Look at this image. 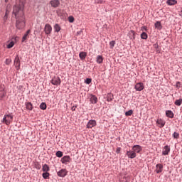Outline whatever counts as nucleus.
<instances>
[{
	"label": "nucleus",
	"mask_w": 182,
	"mask_h": 182,
	"mask_svg": "<svg viewBox=\"0 0 182 182\" xmlns=\"http://www.w3.org/2000/svg\"><path fill=\"white\" fill-rule=\"evenodd\" d=\"M13 14L16 21V27L17 29H23L25 28V16L23 13V4L14 6Z\"/></svg>",
	"instance_id": "obj_1"
},
{
	"label": "nucleus",
	"mask_w": 182,
	"mask_h": 182,
	"mask_svg": "<svg viewBox=\"0 0 182 182\" xmlns=\"http://www.w3.org/2000/svg\"><path fill=\"white\" fill-rule=\"evenodd\" d=\"M14 120V116L11 114H5L3 119L1 120L2 123L6 124V126H9L11 123H12Z\"/></svg>",
	"instance_id": "obj_2"
},
{
	"label": "nucleus",
	"mask_w": 182,
	"mask_h": 182,
	"mask_svg": "<svg viewBox=\"0 0 182 182\" xmlns=\"http://www.w3.org/2000/svg\"><path fill=\"white\" fill-rule=\"evenodd\" d=\"M44 32L46 35H50V33H52V26L50 24H46L44 27Z\"/></svg>",
	"instance_id": "obj_3"
},
{
	"label": "nucleus",
	"mask_w": 182,
	"mask_h": 182,
	"mask_svg": "<svg viewBox=\"0 0 182 182\" xmlns=\"http://www.w3.org/2000/svg\"><path fill=\"white\" fill-rule=\"evenodd\" d=\"M14 66H16V70L21 69V60H19V56H16L14 60Z\"/></svg>",
	"instance_id": "obj_4"
},
{
	"label": "nucleus",
	"mask_w": 182,
	"mask_h": 182,
	"mask_svg": "<svg viewBox=\"0 0 182 182\" xmlns=\"http://www.w3.org/2000/svg\"><path fill=\"white\" fill-rule=\"evenodd\" d=\"M6 92H5V86L0 84V99L5 97Z\"/></svg>",
	"instance_id": "obj_5"
},
{
	"label": "nucleus",
	"mask_w": 182,
	"mask_h": 182,
	"mask_svg": "<svg viewBox=\"0 0 182 182\" xmlns=\"http://www.w3.org/2000/svg\"><path fill=\"white\" fill-rule=\"evenodd\" d=\"M52 85H54L55 86H58V85H60V77H54L51 80Z\"/></svg>",
	"instance_id": "obj_6"
},
{
	"label": "nucleus",
	"mask_w": 182,
	"mask_h": 182,
	"mask_svg": "<svg viewBox=\"0 0 182 182\" xmlns=\"http://www.w3.org/2000/svg\"><path fill=\"white\" fill-rule=\"evenodd\" d=\"M134 87L138 92H141V90L144 89V85L143 84V82H139L135 85Z\"/></svg>",
	"instance_id": "obj_7"
},
{
	"label": "nucleus",
	"mask_w": 182,
	"mask_h": 182,
	"mask_svg": "<svg viewBox=\"0 0 182 182\" xmlns=\"http://www.w3.org/2000/svg\"><path fill=\"white\" fill-rule=\"evenodd\" d=\"M58 177H66L68 171L66 169H61L57 173Z\"/></svg>",
	"instance_id": "obj_8"
},
{
	"label": "nucleus",
	"mask_w": 182,
	"mask_h": 182,
	"mask_svg": "<svg viewBox=\"0 0 182 182\" xmlns=\"http://www.w3.org/2000/svg\"><path fill=\"white\" fill-rule=\"evenodd\" d=\"M61 163H63V164H68V163H70V156H64L61 159Z\"/></svg>",
	"instance_id": "obj_9"
},
{
	"label": "nucleus",
	"mask_w": 182,
	"mask_h": 182,
	"mask_svg": "<svg viewBox=\"0 0 182 182\" xmlns=\"http://www.w3.org/2000/svg\"><path fill=\"white\" fill-rule=\"evenodd\" d=\"M50 4L53 8H58L60 5V1L59 0H52L50 1Z\"/></svg>",
	"instance_id": "obj_10"
},
{
	"label": "nucleus",
	"mask_w": 182,
	"mask_h": 182,
	"mask_svg": "<svg viewBox=\"0 0 182 182\" xmlns=\"http://www.w3.org/2000/svg\"><path fill=\"white\" fill-rule=\"evenodd\" d=\"M95 126H96V121L91 119L87 124V129H92V127H95Z\"/></svg>",
	"instance_id": "obj_11"
},
{
	"label": "nucleus",
	"mask_w": 182,
	"mask_h": 182,
	"mask_svg": "<svg viewBox=\"0 0 182 182\" xmlns=\"http://www.w3.org/2000/svg\"><path fill=\"white\" fill-rule=\"evenodd\" d=\"M129 159H135L136 154L134 151H127V154Z\"/></svg>",
	"instance_id": "obj_12"
},
{
	"label": "nucleus",
	"mask_w": 182,
	"mask_h": 182,
	"mask_svg": "<svg viewBox=\"0 0 182 182\" xmlns=\"http://www.w3.org/2000/svg\"><path fill=\"white\" fill-rule=\"evenodd\" d=\"M168 153H170V146H168V145H166L164 147L162 154L163 156H167L168 155Z\"/></svg>",
	"instance_id": "obj_13"
},
{
	"label": "nucleus",
	"mask_w": 182,
	"mask_h": 182,
	"mask_svg": "<svg viewBox=\"0 0 182 182\" xmlns=\"http://www.w3.org/2000/svg\"><path fill=\"white\" fill-rule=\"evenodd\" d=\"M132 151H134L135 153H140L141 151V146L140 145H134L132 147Z\"/></svg>",
	"instance_id": "obj_14"
},
{
	"label": "nucleus",
	"mask_w": 182,
	"mask_h": 182,
	"mask_svg": "<svg viewBox=\"0 0 182 182\" xmlns=\"http://www.w3.org/2000/svg\"><path fill=\"white\" fill-rule=\"evenodd\" d=\"M90 102L92 105H96L97 103V97L92 95L90 97Z\"/></svg>",
	"instance_id": "obj_15"
},
{
	"label": "nucleus",
	"mask_w": 182,
	"mask_h": 182,
	"mask_svg": "<svg viewBox=\"0 0 182 182\" xmlns=\"http://www.w3.org/2000/svg\"><path fill=\"white\" fill-rule=\"evenodd\" d=\"M10 12H11V5H7V8L6 9V14L4 16V19H6V18H8V15H9Z\"/></svg>",
	"instance_id": "obj_16"
},
{
	"label": "nucleus",
	"mask_w": 182,
	"mask_h": 182,
	"mask_svg": "<svg viewBox=\"0 0 182 182\" xmlns=\"http://www.w3.org/2000/svg\"><path fill=\"white\" fill-rule=\"evenodd\" d=\"M161 171H163V165L161 164H156V173H161Z\"/></svg>",
	"instance_id": "obj_17"
},
{
	"label": "nucleus",
	"mask_w": 182,
	"mask_h": 182,
	"mask_svg": "<svg viewBox=\"0 0 182 182\" xmlns=\"http://www.w3.org/2000/svg\"><path fill=\"white\" fill-rule=\"evenodd\" d=\"M26 107L27 110H32L33 109V106L30 102H26Z\"/></svg>",
	"instance_id": "obj_18"
},
{
	"label": "nucleus",
	"mask_w": 182,
	"mask_h": 182,
	"mask_svg": "<svg viewBox=\"0 0 182 182\" xmlns=\"http://www.w3.org/2000/svg\"><path fill=\"white\" fill-rule=\"evenodd\" d=\"M96 62L97 63H103V56L102 55H97L96 58Z\"/></svg>",
	"instance_id": "obj_19"
},
{
	"label": "nucleus",
	"mask_w": 182,
	"mask_h": 182,
	"mask_svg": "<svg viewBox=\"0 0 182 182\" xmlns=\"http://www.w3.org/2000/svg\"><path fill=\"white\" fill-rule=\"evenodd\" d=\"M166 115L167 116V117H170L171 119H173V117H174V114L170 110L166 112Z\"/></svg>",
	"instance_id": "obj_20"
},
{
	"label": "nucleus",
	"mask_w": 182,
	"mask_h": 182,
	"mask_svg": "<svg viewBox=\"0 0 182 182\" xmlns=\"http://www.w3.org/2000/svg\"><path fill=\"white\" fill-rule=\"evenodd\" d=\"M29 33H31V30H28L26 33L24 34L22 38V42H25V41L28 39V36L29 35Z\"/></svg>",
	"instance_id": "obj_21"
},
{
	"label": "nucleus",
	"mask_w": 182,
	"mask_h": 182,
	"mask_svg": "<svg viewBox=\"0 0 182 182\" xmlns=\"http://www.w3.org/2000/svg\"><path fill=\"white\" fill-rule=\"evenodd\" d=\"M157 124H160L161 127H164V124H166V122L163 121L161 119H159L156 121Z\"/></svg>",
	"instance_id": "obj_22"
},
{
	"label": "nucleus",
	"mask_w": 182,
	"mask_h": 182,
	"mask_svg": "<svg viewBox=\"0 0 182 182\" xmlns=\"http://www.w3.org/2000/svg\"><path fill=\"white\" fill-rule=\"evenodd\" d=\"M79 56L82 60H85V59H86L87 54L85 52H81L80 53Z\"/></svg>",
	"instance_id": "obj_23"
},
{
	"label": "nucleus",
	"mask_w": 182,
	"mask_h": 182,
	"mask_svg": "<svg viewBox=\"0 0 182 182\" xmlns=\"http://www.w3.org/2000/svg\"><path fill=\"white\" fill-rule=\"evenodd\" d=\"M50 170V168H49V166H48V164H44L43 166L42 171H44V173H46V172L49 171Z\"/></svg>",
	"instance_id": "obj_24"
},
{
	"label": "nucleus",
	"mask_w": 182,
	"mask_h": 182,
	"mask_svg": "<svg viewBox=\"0 0 182 182\" xmlns=\"http://www.w3.org/2000/svg\"><path fill=\"white\" fill-rule=\"evenodd\" d=\"M166 4H168V5H176V4H177V1H176V0H167V1H166Z\"/></svg>",
	"instance_id": "obj_25"
},
{
	"label": "nucleus",
	"mask_w": 182,
	"mask_h": 182,
	"mask_svg": "<svg viewBox=\"0 0 182 182\" xmlns=\"http://www.w3.org/2000/svg\"><path fill=\"white\" fill-rule=\"evenodd\" d=\"M113 99H114L113 94H108L107 95V102H112L113 100Z\"/></svg>",
	"instance_id": "obj_26"
},
{
	"label": "nucleus",
	"mask_w": 182,
	"mask_h": 182,
	"mask_svg": "<svg viewBox=\"0 0 182 182\" xmlns=\"http://www.w3.org/2000/svg\"><path fill=\"white\" fill-rule=\"evenodd\" d=\"M54 30L55 32H59L60 31V26H59V24H55Z\"/></svg>",
	"instance_id": "obj_27"
},
{
	"label": "nucleus",
	"mask_w": 182,
	"mask_h": 182,
	"mask_svg": "<svg viewBox=\"0 0 182 182\" xmlns=\"http://www.w3.org/2000/svg\"><path fill=\"white\" fill-rule=\"evenodd\" d=\"M40 109H41L42 110H46V103L42 102L40 105Z\"/></svg>",
	"instance_id": "obj_28"
},
{
	"label": "nucleus",
	"mask_w": 182,
	"mask_h": 182,
	"mask_svg": "<svg viewBox=\"0 0 182 182\" xmlns=\"http://www.w3.org/2000/svg\"><path fill=\"white\" fill-rule=\"evenodd\" d=\"M181 103H182V99H181V98L179 99V100H176L175 101V105H176V106H181Z\"/></svg>",
	"instance_id": "obj_29"
},
{
	"label": "nucleus",
	"mask_w": 182,
	"mask_h": 182,
	"mask_svg": "<svg viewBox=\"0 0 182 182\" xmlns=\"http://www.w3.org/2000/svg\"><path fill=\"white\" fill-rule=\"evenodd\" d=\"M49 176H50V174L48 172H44L43 173V177L46 180L48 178H49Z\"/></svg>",
	"instance_id": "obj_30"
},
{
	"label": "nucleus",
	"mask_w": 182,
	"mask_h": 182,
	"mask_svg": "<svg viewBox=\"0 0 182 182\" xmlns=\"http://www.w3.org/2000/svg\"><path fill=\"white\" fill-rule=\"evenodd\" d=\"M147 33H145V32H143L141 34V39H147Z\"/></svg>",
	"instance_id": "obj_31"
},
{
	"label": "nucleus",
	"mask_w": 182,
	"mask_h": 182,
	"mask_svg": "<svg viewBox=\"0 0 182 182\" xmlns=\"http://www.w3.org/2000/svg\"><path fill=\"white\" fill-rule=\"evenodd\" d=\"M155 27L157 28V29H161V23L159 21H157L155 23Z\"/></svg>",
	"instance_id": "obj_32"
},
{
	"label": "nucleus",
	"mask_w": 182,
	"mask_h": 182,
	"mask_svg": "<svg viewBox=\"0 0 182 182\" xmlns=\"http://www.w3.org/2000/svg\"><path fill=\"white\" fill-rule=\"evenodd\" d=\"M14 45H15V43L14 41L10 42L7 46L8 49H11V48H14Z\"/></svg>",
	"instance_id": "obj_33"
},
{
	"label": "nucleus",
	"mask_w": 182,
	"mask_h": 182,
	"mask_svg": "<svg viewBox=\"0 0 182 182\" xmlns=\"http://www.w3.org/2000/svg\"><path fill=\"white\" fill-rule=\"evenodd\" d=\"M114 45H116V43L114 41L109 42V46L111 49H113V48H114Z\"/></svg>",
	"instance_id": "obj_34"
},
{
	"label": "nucleus",
	"mask_w": 182,
	"mask_h": 182,
	"mask_svg": "<svg viewBox=\"0 0 182 182\" xmlns=\"http://www.w3.org/2000/svg\"><path fill=\"white\" fill-rule=\"evenodd\" d=\"M55 154L57 157H62L63 156V153L60 151H58Z\"/></svg>",
	"instance_id": "obj_35"
},
{
	"label": "nucleus",
	"mask_w": 182,
	"mask_h": 182,
	"mask_svg": "<svg viewBox=\"0 0 182 182\" xmlns=\"http://www.w3.org/2000/svg\"><path fill=\"white\" fill-rule=\"evenodd\" d=\"M132 114H133V110H132V109L125 112V115H127V116H132Z\"/></svg>",
	"instance_id": "obj_36"
},
{
	"label": "nucleus",
	"mask_w": 182,
	"mask_h": 182,
	"mask_svg": "<svg viewBox=\"0 0 182 182\" xmlns=\"http://www.w3.org/2000/svg\"><path fill=\"white\" fill-rule=\"evenodd\" d=\"M173 136L174 139H178L180 137V134H178V132H174Z\"/></svg>",
	"instance_id": "obj_37"
},
{
	"label": "nucleus",
	"mask_w": 182,
	"mask_h": 182,
	"mask_svg": "<svg viewBox=\"0 0 182 182\" xmlns=\"http://www.w3.org/2000/svg\"><path fill=\"white\" fill-rule=\"evenodd\" d=\"M11 62H12V60L11 58H7V59H6L5 63H6V65H9V63H11Z\"/></svg>",
	"instance_id": "obj_38"
},
{
	"label": "nucleus",
	"mask_w": 182,
	"mask_h": 182,
	"mask_svg": "<svg viewBox=\"0 0 182 182\" xmlns=\"http://www.w3.org/2000/svg\"><path fill=\"white\" fill-rule=\"evenodd\" d=\"M85 83H87V85H90V83H92V79L87 78L85 80Z\"/></svg>",
	"instance_id": "obj_39"
},
{
	"label": "nucleus",
	"mask_w": 182,
	"mask_h": 182,
	"mask_svg": "<svg viewBox=\"0 0 182 182\" xmlns=\"http://www.w3.org/2000/svg\"><path fill=\"white\" fill-rule=\"evenodd\" d=\"M68 21H69V22H70V23L74 22L75 18H73V16H69V17H68Z\"/></svg>",
	"instance_id": "obj_40"
},
{
	"label": "nucleus",
	"mask_w": 182,
	"mask_h": 182,
	"mask_svg": "<svg viewBox=\"0 0 182 182\" xmlns=\"http://www.w3.org/2000/svg\"><path fill=\"white\" fill-rule=\"evenodd\" d=\"M95 4H103V1H102V0H95Z\"/></svg>",
	"instance_id": "obj_41"
},
{
	"label": "nucleus",
	"mask_w": 182,
	"mask_h": 182,
	"mask_svg": "<svg viewBox=\"0 0 182 182\" xmlns=\"http://www.w3.org/2000/svg\"><path fill=\"white\" fill-rule=\"evenodd\" d=\"M76 107H77V106H73L72 108H71V110L73 112H75V110H76Z\"/></svg>",
	"instance_id": "obj_42"
},
{
	"label": "nucleus",
	"mask_w": 182,
	"mask_h": 182,
	"mask_svg": "<svg viewBox=\"0 0 182 182\" xmlns=\"http://www.w3.org/2000/svg\"><path fill=\"white\" fill-rule=\"evenodd\" d=\"M120 150H121L120 148H117V151H116V153H117V154H119V153H120Z\"/></svg>",
	"instance_id": "obj_43"
},
{
	"label": "nucleus",
	"mask_w": 182,
	"mask_h": 182,
	"mask_svg": "<svg viewBox=\"0 0 182 182\" xmlns=\"http://www.w3.org/2000/svg\"><path fill=\"white\" fill-rule=\"evenodd\" d=\"M179 85H180V82H176V87H178Z\"/></svg>",
	"instance_id": "obj_44"
},
{
	"label": "nucleus",
	"mask_w": 182,
	"mask_h": 182,
	"mask_svg": "<svg viewBox=\"0 0 182 182\" xmlns=\"http://www.w3.org/2000/svg\"><path fill=\"white\" fill-rule=\"evenodd\" d=\"M36 168H38V170H40V168H41V165H37Z\"/></svg>",
	"instance_id": "obj_45"
},
{
	"label": "nucleus",
	"mask_w": 182,
	"mask_h": 182,
	"mask_svg": "<svg viewBox=\"0 0 182 182\" xmlns=\"http://www.w3.org/2000/svg\"><path fill=\"white\" fill-rule=\"evenodd\" d=\"M130 33L134 35V31H131Z\"/></svg>",
	"instance_id": "obj_46"
},
{
	"label": "nucleus",
	"mask_w": 182,
	"mask_h": 182,
	"mask_svg": "<svg viewBox=\"0 0 182 182\" xmlns=\"http://www.w3.org/2000/svg\"><path fill=\"white\" fill-rule=\"evenodd\" d=\"M142 29H146V26L142 27Z\"/></svg>",
	"instance_id": "obj_47"
},
{
	"label": "nucleus",
	"mask_w": 182,
	"mask_h": 182,
	"mask_svg": "<svg viewBox=\"0 0 182 182\" xmlns=\"http://www.w3.org/2000/svg\"><path fill=\"white\" fill-rule=\"evenodd\" d=\"M5 1V2H8V0H4Z\"/></svg>",
	"instance_id": "obj_48"
}]
</instances>
